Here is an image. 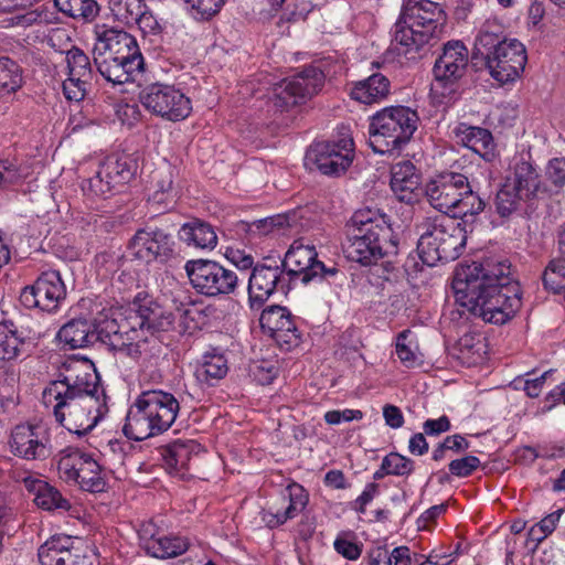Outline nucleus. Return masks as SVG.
Returning <instances> with one entry per match:
<instances>
[{"mask_svg":"<svg viewBox=\"0 0 565 565\" xmlns=\"http://www.w3.org/2000/svg\"><path fill=\"white\" fill-rule=\"evenodd\" d=\"M457 303L483 321L503 324L521 307V289L509 263L460 264L452 280Z\"/></svg>","mask_w":565,"mask_h":565,"instance_id":"f257e3e1","label":"nucleus"},{"mask_svg":"<svg viewBox=\"0 0 565 565\" xmlns=\"http://www.w3.org/2000/svg\"><path fill=\"white\" fill-rule=\"evenodd\" d=\"M84 306L87 308V319L77 318L65 323L57 332L60 343L68 349H79L99 339L114 351L127 355L138 352L136 343L125 342L127 335L121 333L118 320L124 316L121 308L107 307L92 299H87Z\"/></svg>","mask_w":565,"mask_h":565,"instance_id":"f03ea898","label":"nucleus"},{"mask_svg":"<svg viewBox=\"0 0 565 565\" xmlns=\"http://www.w3.org/2000/svg\"><path fill=\"white\" fill-rule=\"evenodd\" d=\"M348 257L362 265L397 254L398 241L390 220L380 210L364 207L354 212L349 223Z\"/></svg>","mask_w":565,"mask_h":565,"instance_id":"7ed1b4c3","label":"nucleus"},{"mask_svg":"<svg viewBox=\"0 0 565 565\" xmlns=\"http://www.w3.org/2000/svg\"><path fill=\"white\" fill-rule=\"evenodd\" d=\"M94 62L103 77L113 84L135 81L143 70L137 40L126 31L97 25Z\"/></svg>","mask_w":565,"mask_h":565,"instance_id":"20e7f679","label":"nucleus"},{"mask_svg":"<svg viewBox=\"0 0 565 565\" xmlns=\"http://www.w3.org/2000/svg\"><path fill=\"white\" fill-rule=\"evenodd\" d=\"M446 23V12L438 2H406L395 23L392 45L398 54L417 53L445 34Z\"/></svg>","mask_w":565,"mask_h":565,"instance_id":"39448f33","label":"nucleus"},{"mask_svg":"<svg viewBox=\"0 0 565 565\" xmlns=\"http://www.w3.org/2000/svg\"><path fill=\"white\" fill-rule=\"evenodd\" d=\"M179 412L180 404L173 394L162 390L143 391L128 411L124 433L134 440L162 434L173 425Z\"/></svg>","mask_w":565,"mask_h":565,"instance_id":"423d86ee","label":"nucleus"},{"mask_svg":"<svg viewBox=\"0 0 565 565\" xmlns=\"http://www.w3.org/2000/svg\"><path fill=\"white\" fill-rule=\"evenodd\" d=\"M417 228L418 256L427 266L458 258L466 245V231L456 218L446 215L427 217Z\"/></svg>","mask_w":565,"mask_h":565,"instance_id":"0eeeda50","label":"nucleus"},{"mask_svg":"<svg viewBox=\"0 0 565 565\" xmlns=\"http://www.w3.org/2000/svg\"><path fill=\"white\" fill-rule=\"evenodd\" d=\"M425 192L434 209L452 218L478 214L484 209V202L461 173L446 172L435 177L426 184Z\"/></svg>","mask_w":565,"mask_h":565,"instance_id":"6e6552de","label":"nucleus"},{"mask_svg":"<svg viewBox=\"0 0 565 565\" xmlns=\"http://www.w3.org/2000/svg\"><path fill=\"white\" fill-rule=\"evenodd\" d=\"M418 115L406 106H391L374 114L370 121V145L377 153L399 150L417 129Z\"/></svg>","mask_w":565,"mask_h":565,"instance_id":"1a4fd4ad","label":"nucleus"},{"mask_svg":"<svg viewBox=\"0 0 565 565\" xmlns=\"http://www.w3.org/2000/svg\"><path fill=\"white\" fill-rule=\"evenodd\" d=\"M84 394L106 396L93 362L70 358L63 363L58 379L44 388L42 401L43 404H51L62 397H79Z\"/></svg>","mask_w":565,"mask_h":565,"instance_id":"9d476101","label":"nucleus"},{"mask_svg":"<svg viewBox=\"0 0 565 565\" xmlns=\"http://www.w3.org/2000/svg\"><path fill=\"white\" fill-rule=\"evenodd\" d=\"M44 405L52 408L56 422L77 436L93 430L108 412L107 397L100 395L62 397Z\"/></svg>","mask_w":565,"mask_h":565,"instance_id":"9b49d317","label":"nucleus"},{"mask_svg":"<svg viewBox=\"0 0 565 565\" xmlns=\"http://www.w3.org/2000/svg\"><path fill=\"white\" fill-rule=\"evenodd\" d=\"M354 158V142L350 129L342 127L329 141L313 143L306 153V166L326 175H339L347 171Z\"/></svg>","mask_w":565,"mask_h":565,"instance_id":"f8f14e48","label":"nucleus"},{"mask_svg":"<svg viewBox=\"0 0 565 565\" xmlns=\"http://www.w3.org/2000/svg\"><path fill=\"white\" fill-rule=\"evenodd\" d=\"M468 65V50L460 41H449L434 65L431 93L440 102L450 99L458 90V82Z\"/></svg>","mask_w":565,"mask_h":565,"instance_id":"ddd939ff","label":"nucleus"},{"mask_svg":"<svg viewBox=\"0 0 565 565\" xmlns=\"http://www.w3.org/2000/svg\"><path fill=\"white\" fill-rule=\"evenodd\" d=\"M60 477L89 492H102L106 487L104 470L93 454L67 448L58 459Z\"/></svg>","mask_w":565,"mask_h":565,"instance_id":"4468645a","label":"nucleus"},{"mask_svg":"<svg viewBox=\"0 0 565 565\" xmlns=\"http://www.w3.org/2000/svg\"><path fill=\"white\" fill-rule=\"evenodd\" d=\"M141 105L152 115L168 121H181L192 113V102L180 88L170 84L153 83L139 95Z\"/></svg>","mask_w":565,"mask_h":565,"instance_id":"2eb2a0df","label":"nucleus"},{"mask_svg":"<svg viewBox=\"0 0 565 565\" xmlns=\"http://www.w3.org/2000/svg\"><path fill=\"white\" fill-rule=\"evenodd\" d=\"M191 286L201 295L217 297L234 292L237 276L214 260L192 259L184 265Z\"/></svg>","mask_w":565,"mask_h":565,"instance_id":"dca6fc26","label":"nucleus"},{"mask_svg":"<svg viewBox=\"0 0 565 565\" xmlns=\"http://www.w3.org/2000/svg\"><path fill=\"white\" fill-rule=\"evenodd\" d=\"M135 174V169L126 157H108L98 164L93 175L82 182L83 193L90 200L106 199L118 186L126 184Z\"/></svg>","mask_w":565,"mask_h":565,"instance_id":"f3484780","label":"nucleus"},{"mask_svg":"<svg viewBox=\"0 0 565 565\" xmlns=\"http://www.w3.org/2000/svg\"><path fill=\"white\" fill-rule=\"evenodd\" d=\"M316 247L305 244L302 239L295 241L287 250L284 259V267L288 270V279L294 276L303 285L323 278L333 277L338 274L335 267H326L317 259Z\"/></svg>","mask_w":565,"mask_h":565,"instance_id":"a211bd4d","label":"nucleus"},{"mask_svg":"<svg viewBox=\"0 0 565 565\" xmlns=\"http://www.w3.org/2000/svg\"><path fill=\"white\" fill-rule=\"evenodd\" d=\"M527 62L525 45L516 39L503 42L486 55V66L491 77L500 84L519 79Z\"/></svg>","mask_w":565,"mask_h":565,"instance_id":"6ab92c4d","label":"nucleus"},{"mask_svg":"<svg viewBox=\"0 0 565 565\" xmlns=\"http://www.w3.org/2000/svg\"><path fill=\"white\" fill-rule=\"evenodd\" d=\"M65 296L66 288L61 275L50 270L43 273L33 285L25 287L20 298L25 307L53 312L60 308Z\"/></svg>","mask_w":565,"mask_h":565,"instance_id":"aec40b11","label":"nucleus"},{"mask_svg":"<svg viewBox=\"0 0 565 565\" xmlns=\"http://www.w3.org/2000/svg\"><path fill=\"white\" fill-rule=\"evenodd\" d=\"M324 83L323 73L317 67H307L291 78L284 79L275 87L277 104L289 107L317 94Z\"/></svg>","mask_w":565,"mask_h":565,"instance_id":"412c9836","label":"nucleus"},{"mask_svg":"<svg viewBox=\"0 0 565 565\" xmlns=\"http://www.w3.org/2000/svg\"><path fill=\"white\" fill-rule=\"evenodd\" d=\"M10 450L26 459H44L49 456L50 437L46 428L40 424L17 425L11 431Z\"/></svg>","mask_w":565,"mask_h":565,"instance_id":"4be33fe9","label":"nucleus"},{"mask_svg":"<svg viewBox=\"0 0 565 565\" xmlns=\"http://www.w3.org/2000/svg\"><path fill=\"white\" fill-rule=\"evenodd\" d=\"M288 274L279 266H256L248 280V302L250 308H260L275 292L288 288Z\"/></svg>","mask_w":565,"mask_h":565,"instance_id":"5701e85b","label":"nucleus"},{"mask_svg":"<svg viewBox=\"0 0 565 565\" xmlns=\"http://www.w3.org/2000/svg\"><path fill=\"white\" fill-rule=\"evenodd\" d=\"M308 504V494L303 487L294 483L286 493L271 501L262 512V520L268 527H277L299 515Z\"/></svg>","mask_w":565,"mask_h":565,"instance_id":"b1692460","label":"nucleus"},{"mask_svg":"<svg viewBox=\"0 0 565 565\" xmlns=\"http://www.w3.org/2000/svg\"><path fill=\"white\" fill-rule=\"evenodd\" d=\"M259 323L263 331L273 338L284 350L299 343V333L289 310L281 306H270L263 310Z\"/></svg>","mask_w":565,"mask_h":565,"instance_id":"393cba45","label":"nucleus"},{"mask_svg":"<svg viewBox=\"0 0 565 565\" xmlns=\"http://www.w3.org/2000/svg\"><path fill=\"white\" fill-rule=\"evenodd\" d=\"M128 248L131 256L141 262L164 260L173 250V239L161 230H139Z\"/></svg>","mask_w":565,"mask_h":565,"instance_id":"a878e982","label":"nucleus"},{"mask_svg":"<svg viewBox=\"0 0 565 565\" xmlns=\"http://www.w3.org/2000/svg\"><path fill=\"white\" fill-rule=\"evenodd\" d=\"M67 77L63 81V93L71 102H81L87 92L92 79L89 58L78 49L70 50L66 54Z\"/></svg>","mask_w":565,"mask_h":565,"instance_id":"bb28decb","label":"nucleus"},{"mask_svg":"<svg viewBox=\"0 0 565 565\" xmlns=\"http://www.w3.org/2000/svg\"><path fill=\"white\" fill-rule=\"evenodd\" d=\"M75 543H79V540L70 535H52L39 548L40 563L42 565H77L81 554Z\"/></svg>","mask_w":565,"mask_h":565,"instance_id":"cd10ccee","label":"nucleus"},{"mask_svg":"<svg viewBox=\"0 0 565 565\" xmlns=\"http://www.w3.org/2000/svg\"><path fill=\"white\" fill-rule=\"evenodd\" d=\"M157 301L143 294H138L135 298L130 315L125 320L121 317L118 318L121 333L127 335L125 342L136 343L138 352L131 358H137L141 353V345L145 343V339L140 335V331L145 329V321L151 316L153 310L152 306H156Z\"/></svg>","mask_w":565,"mask_h":565,"instance_id":"c85d7f7f","label":"nucleus"},{"mask_svg":"<svg viewBox=\"0 0 565 565\" xmlns=\"http://www.w3.org/2000/svg\"><path fill=\"white\" fill-rule=\"evenodd\" d=\"M454 134L458 143L477 153L486 162H493L498 158L497 143L490 130L460 122L455 127Z\"/></svg>","mask_w":565,"mask_h":565,"instance_id":"c756f323","label":"nucleus"},{"mask_svg":"<svg viewBox=\"0 0 565 565\" xmlns=\"http://www.w3.org/2000/svg\"><path fill=\"white\" fill-rule=\"evenodd\" d=\"M420 178L411 161L394 164L391 170V189L399 201L411 203L419 190Z\"/></svg>","mask_w":565,"mask_h":565,"instance_id":"7c9ffc66","label":"nucleus"},{"mask_svg":"<svg viewBox=\"0 0 565 565\" xmlns=\"http://www.w3.org/2000/svg\"><path fill=\"white\" fill-rule=\"evenodd\" d=\"M22 482L24 488L33 494V501L39 508L47 511H68L71 509L68 500L63 498L62 494L46 481L33 476H28L23 478Z\"/></svg>","mask_w":565,"mask_h":565,"instance_id":"2f4dec72","label":"nucleus"},{"mask_svg":"<svg viewBox=\"0 0 565 565\" xmlns=\"http://www.w3.org/2000/svg\"><path fill=\"white\" fill-rule=\"evenodd\" d=\"M213 311V308L205 306L203 302L186 300L177 306L173 316L179 321L180 332L193 334L209 323Z\"/></svg>","mask_w":565,"mask_h":565,"instance_id":"473e14b6","label":"nucleus"},{"mask_svg":"<svg viewBox=\"0 0 565 565\" xmlns=\"http://www.w3.org/2000/svg\"><path fill=\"white\" fill-rule=\"evenodd\" d=\"M148 530L140 533L141 546L147 554L157 558L177 557L183 554L189 543L185 539L179 536L151 535L146 536Z\"/></svg>","mask_w":565,"mask_h":565,"instance_id":"72a5a7b5","label":"nucleus"},{"mask_svg":"<svg viewBox=\"0 0 565 565\" xmlns=\"http://www.w3.org/2000/svg\"><path fill=\"white\" fill-rule=\"evenodd\" d=\"M228 371L224 354L216 351L206 352L196 363L194 376L201 385L212 386L222 380Z\"/></svg>","mask_w":565,"mask_h":565,"instance_id":"f704fd0d","label":"nucleus"},{"mask_svg":"<svg viewBox=\"0 0 565 565\" xmlns=\"http://www.w3.org/2000/svg\"><path fill=\"white\" fill-rule=\"evenodd\" d=\"M388 93V79L382 74H373L353 86L351 97L362 104H374L383 100Z\"/></svg>","mask_w":565,"mask_h":565,"instance_id":"c9c22d12","label":"nucleus"},{"mask_svg":"<svg viewBox=\"0 0 565 565\" xmlns=\"http://www.w3.org/2000/svg\"><path fill=\"white\" fill-rule=\"evenodd\" d=\"M505 182L512 183L519 191L530 196L539 188V174L532 163L521 157L514 161L513 177L507 178Z\"/></svg>","mask_w":565,"mask_h":565,"instance_id":"e433bc0d","label":"nucleus"},{"mask_svg":"<svg viewBox=\"0 0 565 565\" xmlns=\"http://www.w3.org/2000/svg\"><path fill=\"white\" fill-rule=\"evenodd\" d=\"M24 344L23 335L12 322L0 323V367L15 360Z\"/></svg>","mask_w":565,"mask_h":565,"instance_id":"4c0bfd02","label":"nucleus"},{"mask_svg":"<svg viewBox=\"0 0 565 565\" xmlns=\"http://www.w3.org/2000/svg\"><path fill=\"white\" fill-rule=\"evenodd\" d=\"M181 238L201 249H213L217 244V235L214 228L205 223L194 222L182 226Z\"/></svg>","mask_w":565,"mask_h":565,"instance_id":"58836bf2","label":"nucleus"},{"mask_svg":"<svg viewBox=\"0 0 565 565\" xmlns=\"http://www.w3.org/2000/svg\"><path fill=\"white\" fill-rule=\"evenodd\" d=\"M198 450L199 445L194 440H177L164 450L163 459L169 468L179 471L188 467Z\"/></svg>","mask_w":565,"mask_h":565,"instance_id":"ea45409f","label":"nucleus"},{"mask_svg":"<svg viewBox=\"0 0 565 565\" xmlns=\"http://www.w3.org/2000/svg\"><path fill=\"white\" fill-rule=\"evenodd\" d=\"M395 353L397 359L406 367H414L419 361V348L416 334L409 330H403L395 339Z\"/></svg>","mask_w":565,"mask_h":565,"instance_id":"a19ab883","label":"nucleus"},{"mask_svg":"<svg viewBox=\"0 0 565 565\" xmlns=\"http://www.w3.org/2000/svg\"><path fill=\"white\" fill-rule=\"evenodd\" d=\"M295 221L289 214H276L268 217L256 220L252 223H241V227L254 235H268L285 231L290 227Z\"/></svg>","mask_w":565,"mask_h":565,"instance_id":"79ce46f5","label":"nucleus"},{"mask_svg":"<svg viewBox=\"0 0 565 565\" xmlns=\"http://www.w3.org/2000/svg\"><path fill=\"white\" fill-rule=\"evenodd\" d=\"M510 39L504 38V29L497 20H488L481 26L479 34L476 39V45L479 51H484L486 54L494 51L503 42Z\"/></svg>","mask_w":565,"mask_h":565,"instance_id":"37998d69","label":"nucleus"},{"mask_svg":"<svg viewBox=\"0 0 565 565\" xmlns=\"http://www.w3.org/2000/svg\"><path fill=\"white\" fill-rule=\"evenodd\" d=\"M20 66L8 57H0V95L17 92L22 86Z\"/></svg>","mask_w":565,"mask_h":565,"instance_id":"c03bdc74","label":"nucleus"},{"mask_svg":"<svg viewBox=\"0 0 565 565\" xmlns=\"http://www.w3.org/2000/svg\"><path fill=\"white\" fill-rule=\"evenodd\" d=\"M31 175V167L17 160H0V188L20 183Z\"/></svg>","mask_w":565,"mask_h":565,"instance_id":"a18cd8bd","label":"nucleus"},{"mask_svg":"<svg viewBox=\"0 0 565 565\" xmlns=\"http://www.w3.org/2000/svg\"><path fill=\"white\" fill-rule=\"evenodd\" d=\"M459 350L468 363H478L486 354L484 338L479 333H467L459 340Z\"/></svg>","mask_w":565,"mask_h":565,"instance_id":"49530a36","label":"nucleus"},{"mask_svg":"<svg viewBox=\"0 0 565 565\" xmlns=\"http://www.w3.org/2000/svg\"><path fill=\"white\" fill-rule=\"evenodd\" d=\"M527 198L512 183H504L497 194V210L502 216H508L518 209L520 201Z\"/></svg>","mask_w":565,"mask_h":565,"instance_id":"de8ad7c7","label":"nucleus"},{"mask_svg":"<svg viewBox=\"0 0 565 565\" xmlns=\"http://www.w3.org/2000/svg\"><path fill=\"white\" fill-rule=\"evenodd\" d=\"M61 12L74 18L89 22L98 14V2H53Z\"/></svg>","mask_w":565,"mask_h":565,"instance_id":"09e8293b","label":"nucleus"},{"mask_svg":"<svg viewBox=\"0 0 565 565\" xmlns=\"http://www.w3.org/2000/svg\"><path fill=\"white\" fill-rule=\"evenodd\" d=\"M3 2H0L2 4ZM39 14L34 11L22 13L21 9L17 6L13 8H7L0 6V26H28L38 21Z\"/></svg>","mask_w":565,"mask_h":565,"instance_id":"8fccbe9b","label":"nucleus"},{"mask_svg":"<svg viewBox=\"0 0 565 565\" xmlns=\"http://www.w3.org/2000/svg\"><path fill=\"white\" fill-rule=\"evenodd\" d=\"M543 282L546 289L558 292L565 285V260L554 259L550 262L543 274Z\"/></svg>","mask_w":565,"mask_h":565,"instance_id":"3c124183","label":"nucleus"},{"mask_svg":"<svg viewBox=\"0 0 565 565\" xmlns=\"http://www.w3.org/2000/svg\"><path fill=\"white\" fill-rule=\"evenodd\" d=\"M152 308L151 316L145 321V329L152 331L169 330L173 324L174 316L158 302Z\"/></svg>","mask_w":565,"mask_h":565,"instance_id":"603ef678","label":"nucleus"},{"mask_svg":"<svg viewBox=\"0 0 565 565\" xmlns=\"http://www.w3.org/2000/svg\"><path fill=\"white\" fill-rule=\"evenodd\" d=\"M384 469L390 476H408L413 469V461L397 452H391L383 458Z\"/></svg>","mask_w":565,"mask_h":565,"instance_id":"864d4df0","label":"nucleus"},{"mask_svg":"<svg viewBox=\"0 0 565 565\" xmlns=\"http://www.w3.org/2000/svg\"><path fill=\"white\" fill-rule=\"evenodd\" d=\"M184 10L195 21H207L217 14L224 2H184Z\"/></svg>","mask_w":565,"mask_h":565,"instance_id":"5fc2aeb1","label":"nucleus"},{"mask_svg":"<svg viewBox=\"0 0 565 565\" xmlns=\"http://www.w3.org/2000/svg\"><path fill=\"white\" fill-rule=\"evenodd\" d=\"M141 9L140 13H136L134 18L137 24L140 26V30L145 34H157L161 31V22L154 17V14L147 10L146 6L142 2H135Z\"/></svg>","mask_w":565,"mask_h":565,"instance_id":"6e6d98bb","label":"nucleus"},{"mask_svg":"<svg viewBox=\"0 0 565 565\" xmlns=\"http://www.w3.org/2000/svg\"><path fill=\"white\" fill-rule=\"evenodd\" d=\"M551 374V371H545L540 376H535L533 373H527L524 380L518 379L514 381L515 387H520L522 384V388L530 397H537L542 392L545 381L547 376Z\"/></svg>","mask_w":565,"mask_h":565,"instance_id":"4d7b16f0","label":"nucleus"},{"mask_svg":"<svg viewBox=\"0 0 565 565\" xmlns=\"http://www.w3.org/2000/svg\"><path fill=\"white\" fill-rule=\"evenodd\" d=\"M480 466V460L476 456H466L460 459H455L449 463V471L452 476L458 478H466L470 476Z\"/></svg>","mask_w":565,"mask_h":565,"instance_id":"13d9d810","label":"nucleus"},{"mask_svg":"<svg viewBox=\"0 0 565 565\" xmlns=\"http://www.w3.org/2000/svg\"><path fill=\"white\" fill-rule=\"evenodd\" d=\"M334 550L350 561H355L361 555V548L358 543L348 535H340L333 543Z\"/></svg>","mask_w":565,"mask_h":565,"instance_id":"bf43d9fd","label":"nucleus"},{"mask_svg":"<svg viewBox=\"0 0 565 565\" xmlns=\"http://www.w3.org/2000/svg\"><path fill=\"white\" fill-rule=\"evenodd\" d=\"M558 520L559 514L552 513L544 518L540 523L534 525L531 529L530 534L533 536L534 540L541 542L555 530Z\"/></svg>","mask_w":565,"mask_h":565,"instance_id":"052dcab7","label":"nucleus"},{"mask_svg":"<svg viewBox=\"0 0 565 565\" xmlns=\"http://www.w3.org/2000/svg\"><path fill=\"white\" fill-rule=\"evenodd\" d=\"M363 418V413L359 409L345 408L342 411L333 409L324 414V420L329 425H339L344 422L360 420Z\"/></svg>","mask_w":565,"mask_h":565,"instance_id":"680f3d73","label":"nucleus"},{"mask_svg":"<svg viewBox=\"0 0 565 565\" xmlns=\"http://www.w3.org/2000/svg\"><path fill=\"white\" fill-rule=\"evenodd\" d=\"M546 177L555 186L565 184V158H554L546 167Z\"/></svg>","mask_w":565,"mask_h":565,"instance_id":"e2e57ef3","label":"nucleus"},{"mask_svg":"<svg viewBox=\"0 0 565 565\" xmlns=\"http://www.w3.org/2000/svg\"><path fill=\"white\" fill-rule=\"evenodd\" d=\"M224 256L228 262H231L241 270L248 269L254 264L253 256L238 248L227 247L224 252Z\"/></svg>","mask_w":565,"mask_h":565,"instance_id":"0e129e2a","label":"nucleus"},{"mask_svg":"<svg viewBox=\"0 0 565 565\" xmlns=\"http://www.w3.org/2000/svg\"><path fill=\"white\" fill-rule=\"evenodd\" d=\"M377 484L374 482L367 483L362 493L354 500L352 508L358 513H365L367 504L375 498L377 494Z\"/></svg>","mask_w":565,"mask_h":565,"instance_id":"69168bd1","label":"nucleus"},{"mask_svg":"<svg viewBox=\"0 0 565 565\" xmlns=\"http://www.w3.org/2000/svg\"><path fill=\"white\" fill-rule=\"evenodd\" d=\"M383 418L385 424L392 429H398L404 425V415L399 407L386 404L383 407Z\"/></svg>","mask_w":565,"mask_h":565,"instance_id":"338daca9","label":"nucleus"},{"mask_svg":"<svg viewBox=\"0 0 565 565\" xmlns=\"http://www.w3.org/2000/svg\"><path fill=\"white\" fill-rule=\"evenodd\" d=\"M116 115L118 119L127 126L135 125L140 117V113L137 105L119 104L116 108Z\"/></svg>","mask_w":565,"mask_h":565,"instance_id":"774afa93","label":"nucleus"}]
</instances>
